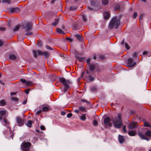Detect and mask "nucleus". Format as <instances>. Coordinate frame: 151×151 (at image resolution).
Segmentation results:
<instances>
[{
    "label": "nucleus",
    "instance_id": "nucleus-50",
    "mask_svg": "<svg viewBox=\"0 0 151 151\" xmlns=\"http://www.w3.org/2000/svg\"><path fill=\"white\" fill-rule=\"evenodd\" d=\"M91 90L93 91H95L96 90V88L94 86H93L91 88Z\"/></svg>",
    "mask_w": 151,
    "mask_h": 151
},
{
    "label": "nucleus",
    "instance_id": "nucleus-59",
    "mask_svg": "<svg viewBox=\"0 0 151 151\" xmlns=\"http://www.w3.org/2000/svg\"><path fill=\"white\" fill-rule=\"evenodd\" d=\"M5 30V29L4 27H0V30L4 31Z\"/></svg>",
    "mask_w": 151,
    "mask_h": 151
},
{
    "label": "nucleus",
    "instance_id": "nucleus-53",
    "mask_svg": "<svg viewBox=\"0 0 151 151\" xmlns=\"http://www.w3.org/2000/svg\"><path fill=\"white\" fill-rule=\"evenodd\" d=\"M138 56V54L136 52H134L133 55V56L134 58H137Z\"/></svg>",
    "mask_w": 151,
    "mask_h": 151
},
{
    "label": "nucleus",
    "instance_id": "nucleus-45",
    "mask_svg": "<svg viewBox=\"0 0 151 151\" xmlns=\"http://www.w3.org/2000/svg\"><path fill=\"white\" fill-rule=\"evenodd\" d=\"M76 8L74 6H71L70 8V11H73L75 9H76Z\"/></svg>",
    "mask_w": 151,
    "mask_h": 151
},
{
    "label": "nucleus",
    "instance_id": "nucleus-5",
    "mask_svg": "<svg viewBox=\"0 0 151 151\" xmlns=\"http://www.w3.org/2000/svg\"><path fill=\"white\" fill-rule=\"evenodd\" d=\"M138 134L140 138L143 139H145L148 141L149 140V139H148L147 137H151V131L150 130H147L145 132V136L144 134H143L140 132H139L138 133Z\"/></svg>",
    "mask_w": 151,
    "mask_h": 151
},
{
    "label": "nucleus",
    "instance_id": "nucleus-48",
    "mask_svg": "<svg viewBox=\"0 0 151 151\" xmlns=\"http://www.w3.org/2000/svg\"><path fill=\"white\" fill-rule=\"evenodd\" d=\"M137 13L136 12H135L133 15V18L134 19H135L136 17L137 16Z\"/></svg>",
    "mask_w": 151,
    "mask_h": 151
},
{
    "label": "nucleus",
    "instance_id": "nucleus-18",
    "mask_svg": "<svg viewBox=\"0 0 151 151\" xmlns=\"http://www.w3.org/2000/svg\"><path fill=\"white\" fill-rule=\"evenodd\" d=\"M86 78L87 79H89L91 81H93L94 80V78L91 75H89L88 76H86Z\"/></svg>",
    "mask_w": 151,
    "mask_h": 151
},
{
    "label": "nucleus",
    "instance_id": "nucleus-10",
    "mask_svg": "<svg viewBox=\"0 0 151 151\" xmlns=\"http://www.w3.org/2000/svg\"><path fill=\"white\" fill-rule=\"evenodd\" d=\"M118 139L119 142L121 144H122L125 141V139L123 136L120 135H119Z\"/></svg>",
    "mask_w": 151,
    "mask_h": 151
},
{
    "label": "nucleus",
    "instance_id": "nucleus-21",
    "mask_svg": "<svg viewBox=\"0 0 151 151\" xmlns=\"http://www.w3.org/2000/svg\"><path fill=\"white\" fill-rule=\"evenodd\" d=\"M59 22V19H57L55 20V21L52 24V25L54 26H56Z\"/></svg>",
    "mask_w": 151,
    "mask_h": 151
},
{
    "label": "nucleus",
    "instance_id": "nucleus-7",
    "mask_svg": "<svg viewBox=\"0 0 151 151\" xmlns=\"http://www.w3.org/2000/svg\"><path fill=\"white\" fill-rule=\"evenodd\" d=\"M31 143L29 142H23L21 145L22 151H29Z\"/></svg>",
    "mask_w": 151,
    "mask_h": 151
},
{
    "label": "nucleus",
    "instance_id": "nucleus-11",
    "mask_svg": "<svg viewBox=\"0 0 151 151\" xmlns=\"http://www.w3.org/2000/svg\"><path fill=\"white\" fill-rule=\"evenodd\" d=\"M89 70L91 72H93L96 67V65L95 64H90L89 65Z\"/></svg>",
    "mask_w": 151,
    "mask_h": 151
},
{
    "label": "nucleus",
    "instance_id": "nucleus-14",
    "mask_svg": "<svg viewBox=\"0 0 151 151\" xmlns=\"http://www.w3.org/2000/svg\"><path fill=\"white\" fill-rule=\"evenodd\" d=\"M137 125L136 123H132L129 125V127L131 129L134 128Z\"/></svg>",
    "mask_w": 151,
    "mask_h": 151
},
{
    "label": "nucleus",
    "instance_id": "nucleus-51",
    "mask_svg": "<svg viewBox=\"0 0 151 151\" xmlns=\"http://www.w3.org/2000/svg\"><path fill=\"white\" fill-rule=\"evenodd\" d=\"M123 130L124 132H127V130L126 129V126L125 125H124L123 127Z\"/></svg>",
    "mask_w": 151,
    "mask_h": 151
},
{
    "label": "nucleus",
    "instance_id": "nucleus-16",
    "mask_svg": "<svg viewBox=\"0 0 151 151\" xmlns=\"http://www.w3.org/2000/svg\"><path fill=\"white\" fill-rule=\"evenodd\" d=\"M19 11V9L18 8H13L11 9V12H12L18 13Z\"/></svg>",
    "mask_w": 151,
    "mask_h": 151
},
{
    "label": "nucleus",
    "instance_id": "nucleus-2",
    "mask_svg": "<svg viewBox=\"0 0 151 151\" xmlns=\"http://www.w3.org/2000/svg\"><path fill=\"white\" fill-rule=\"evenodd\" d=\"M120 23V19L115 17L113 18L110 21L108 26V28L109 29H111L114 27L115 29H117L118 28Z\"/></svg>",
    "mask_w": 151,
    "mask_h": 151
},
{
    "label": "nucleus",
    "instance_id": "nucleus-33",
    "mask_svg": "<svg viewBox=\"0 0 151 151\" xmlns=\"http://www.w3.org/2000/svg\"><path fill=\"white\" fill-rule=\"evenodd\" d=\"M2 1L3 3H6L8 4H9L11 3L10 0H2Z\"/></svg>",
    "mask_w": 151,
    "mask_h": 151
},
{
    "label": "nucleus",
    "instance_id": "nucleus-26",
    "mask_svg": "<svg viewBox=\"0 0 151 151\" xmlns=\"http://www.w3.org/2000/svg\"><path fill=\"white\" fill-rule=\"evenodd\" d=\"M98 2L93 1H91V5L92 6L96 5L98 4Z\"/></svg>",
    "mask_w": 151,
    "mask_h": 151
},
{
    "label": "nucleus",
    "instance_id": "nucleus-24",
    "mask_svg": "<svg viewBox=\"0 0 151 151\" xmlns=\"http://www.w3.org/2000/svg\"><path fill=\"white\" fill-rule=\"evenodd\" d=\"M20 28V26L19 25H17L15 26L14 28L13 29L14 32H16L18 31Z\"/></svg>",
    "mask_w": 151,
    "mask_h": 151
},
{
    "label": "nucleus",
    "instance_id": "nucleus-31",
    "mask_svg": "<svg viewBox=\"0 0 151 151\" xmlns=\"http://www.w3.org/2000/svg\"><path fill=\"white\" fill-rule=\"evenodd\" d=\"M108 3V0H102V3L104 5H106Z\"/></svg>",
    "mask_w": 151,
    "mask_h": 151
},
{
    "label": "nucleus",
    "instance_id": "nucleus-62",
    "mask_svg": "<svg viewBox=\"0 0 151 151\" xmlns=\"http://www.w3.org/2000/svg\"><path fill=\"white\" fill-rule=\"evenodd\" d=\"M142 15L141 14L140 15V17H139V21H140V20H142Z\"/></svg>",
    "mask_w": 151,
    "mask_h": 151
},
{
    "label": "nucleus",
    "instance_id": "nucleus-61",
    "mask_svg": "<svg viewBox=\"0 0 151 151\" xmlns=\"http://www.w3.org/2000/svg\"><path fill=\"white\" fill-rule=\"evenodd\" d=\"M25 93L26 94H28L29 93V91L28 89H26L25 91Z\"/></svg>",
    "mask_w": 151,
    "mask_h": 151
},
{
    "label": "nucleus",
    "instance_id": "nucleus-25",
    "mask_svg": "<svg viewBox=\"0 0 151 151\" xmlns=\"http://www.w3.org/2000/svg\"><path fill=\"white\" fill-rule=\"evenodd\" d=\"M129 135L131 136H134L135 135V133L133 131H129L128 133Z\"/></svg>",
    "mask_w": 151,
    "mask_h": 151
},
{
    "label": "nucleus",
    "instance_id": "nucleus-8",
    "mask_svg": "<svg viewBox=\"0 0 151 151\" xmlns=\"http://www.w3.org/2000/svg\"><path fill=\"white\" fill-rule=\"evenodd\" d=\"M16 122L17 123L16 125L21 127L24 124L23 120L20 117L17 116L16 118Z\"/></svg>",
    "mask_w": 151,
    "mask_h": 151
},
{
    "label": "nucleus",
    "instance_id": "nucleus-40",
    "mask_svg": "<svg viewBox=\"0 0 151 151\" xmlns=\"http://www.w3.org/2000/svg\"><path fill=\"white\" fill-rule=\"evenodd\" d=\"M26 85L27 86H31L32 85V83L30 81H26Z\"/></svg>",
    "mask_w": 151,
    "mask_h": 151
},
{
    "label": "nucleus",
    "instance_id": "nucleus-43",
    "mask_svg": "<svg viewBox=\"0 0 151 151\" xmlns=\"http://www.w3.org/2000/svg\"><path fill=\"white\" fill-rule=\"evenodd\" d=\"M136 64V62H134L132 64L128 65L127 66L129 67H133Z\"/></svg>",
    "mask_w": 151,
    "mask_h": 151
},
{
    "label": "nucleus",
    "instance_id": "nucleus-27",
    "mask_svg": "<svg viewBox=\"0 0 151 151\" xmlns=\"http://www.w3.org/2000/svg\"><path fill=\"white\" fill-rule=\"evenodd\" d=\"M49 107L47 106H44L42 109V111H47L49 110Z\"/></svg>",
    "mask_w": 151,
    "mask_h": 151
},
{
    "label": "nucleus",
    "instance_id": "nucleus-15",
    "mask_svg": "<svg viewBox=\"0 0 151 151\" xmlns=\"http://www.w3.org/2000/svg\"><path fill=\"white\" fill-rule=\"evenodd\" d=\"M75 36L78 40L81 41L83 40V38L81 35L76 34L75 35Z\"/></svg>",
    "mask_w": 151,
    "mask_h": 151
},
{
    "label": "nucleus",
    "instance_id": "nucleus-37",
    "mask_svg": "<svg viewBox=\"0 0 151 151\" xmlns=\"http://www.w3.org/2000/svg\"><path fill=\"white\" fill-rule=\"evenodd\" d=\"M79 109L82 111H85L86 110V108L83 106H81L79 107Z\"/></svg>",
    "mask_w": 151,
    "mask_h": 151
},
{
    "label": "nucleus",
    "instance_id": "nucleus-38",
    "mask_svg": "<svg viewBox=\"0 0 151 151\" xmlns=\"http://www.w3.org/2000/svg\"><path fill=\"white\" fill-rule=\"evenodd\" d=\"M81 101H82L83 102H86V103L87 104H91L90 102L89 101H87L86 100H85V99H82L81 100Z\"/></svg>",
    "mask_w": 151,
    "mask_h": 151
},
{
    "label": "nucleus",
    "instance_id": "nucleus-64",
    "mask_svg": "<svg viewBox=\"0 0 151 151\" xmlns=\"http://www.w3.org/2000/svg\"><path fill=\"white\" fill-rule=\"evenodd\" d=\"M27 102V100H24L23 102V104L24 105L26 104Z\"/></svg>",
    "mask_w": 151,
    "mask_h": 151
},
{
    "label": "nucleus",
    "instance_id": "nucleus-32",
    "mask_svg": "<svg viewBox=\"0 0 151 151\" xmlns=\"http://www.w3.org/2000/svg\"><path fill=\"white\" fill-rule=\"evenodd\" d=\"M6 113V110H1L0 111V114L1 116H3Z\"/></svg>",
    "mask_w": 151,
    "mask_h": 151
},
{
    "label": "nucleus",
    "instance_id": "nucleus-23",
    "mask_svg": "<svg viewBox=\"0 0 151 151\" xmlns=\"http://www.w3.org/2000/svg\"><path fill=\"white\" fill-rule=\"evenodd\" d=\"M57 32L60 34H64L65 33L63 30L60 28H57L56 29Z\"/></svg>",
    "mask_w": 151,
    "mask_h": 151
},
{
    "label": "nucleus",
    "instance_id": "nucleus-46",
    "mask_svg": "<svg viewBox=\"0 0 151 151\" xmlns=\"http://www.w3.org/2000/svg\"><path fill=\"white\" fill-rule=\"evenodd\" d=\"M91 59L90 58H88L87 59V60L86 61V63H87V64H88L89 65H90L91 64H90Z\"/></svg>",
    "mask_w": 151,
    "mask_h": 151
},
{
    "label": "nucleus",
    "instance_id": "nucleus-22",
    "mask_svg": "<svg viewBox=\"0 0 151 151\" xmlns=\"http://www.w3.org/2000/svg\"><path fill=\"white\" fill-rule=\"evenodd\" d=\"M6 101L4 100L0 101V106H4L6 104Z\"/></svg>",
    "mask_w": 151,
    "mask_h": 151
},
{
    "label": "nucleus",
    "instance_id": "nucleus-39",
    "mask_svg": "<svg viewBox=\"0 0 151 151\" xmlns=\"http://www.w3.org/2000/svg\"><path fill=\"white\" fill-rule=\"evenodd\" d=\"M93 124L95 126H96L98 124V122L96 120H94L93 122Z\"/></svg>",
    "mask_w": 151,
    "mask_h": 151
},
{
    "label": "nucleus",
    "instance_id": "nucleus-12",
    "mask_svg": "<svg viewBox=\"0 0 151 151\" xmlns=\"http://www.w3.org/2000/svg\"><path fill=\"white\" fill-rule=\"evenodd\" d=\"M9 58L12 60H15L18 59L17 55H10L9 56Z\"/></svg>",
    "mask_w": 151,
    "mask_h": 151
},
{
    "label": "nucleus",
    "instance_id": "nucleus-3",
    "mask_svg": "<svg viewBox=\"0 0 151 151\" xmlns=\"http://www.w3.org/2000/svg\"><path fill=\"white\" fill-rule=\"evenodd\" d=\"M32 52L33 56L35 58H36L37 55H43L45 58H48L49 55L50 53L46 51H42L38 50H33Z\"/></svg>",
    "mask_w": 151,
    "mask_h": 151
},
{
    "label": "nucleus",
    "instance_id": "nucleus-58",
    "mask_svg": "<svg viewBox=\"0 0 151 151\" xmlns=\"http://www.w3.org/2000/svg\"><path fill=\"white\" fill-rule=\"evenodd\" d=\"M41 112V110H39L36 113V115H38L39 114H40Z\"/></svg>",
    "mask_w": 151,
    "mask_h": 151
},
{
    "label": "nucleus",
    "instance_id": "nucleus-4",
    "mask_svg": "<svg viewBox=\"0 0 151 151\" xmlns=\"http://www.w3.org/2000/svg\"><path fill=\"white\" fill-rule=\"evenodd\" d=\"M22 28L25 29L26 32L31 30L32 28V24L29 22H25L22 23Z\"/></svg>",
    "mask_w": 151,
    "mask_h": 151
},
{
    "label": "nucleus",
    "instance_id": "nucleus-41",
    "mask_svg": "<svg viewBox=\"0 0 151 151\" xmlns=\"http://www.w3.org/2000/svg\"><path fill=\"white\" fill-rule=\"evenodd\" d=\"M125 46L127 50H128L130 49V47L127 43H125Z\"/></svg>",
    "mask_w": 151,
    "mask_h": 151
},
{
    "label": "nucleus",
    "instance_id": "nucleus-56",
    "mask_svg": "<svg viewBox=\"0 0 151 151\" xmlns=\"http://www.w3.org/2000/svg\"><path fill=\"white\" fill-rule=\"evenodd\" d=\"M46 48L47 49H49L50 50H53V49L50 47L48 45H47L46 46Z\"/></svg>",
    "mask_w": 151,
    "mask_h": 151
},
{
    "label": "nucleus",
    "instance_id": "nucleus-63",
    "mask_svg": "<svg viewBox=\"0 0 151 151\" xmlns=\"http://www.w3.org/2000/svg\"><path fill=\"white\" fill-rule=\"evenodd\" d=\"M74 112L78 114V113L79 112V111L77 109H75L74 110Z\"/></svg>",
    "mask_w": 151,
    "mask_h": 151
},
{
    "label": "nucleus",
    "instance_id": "nucleus-35",
    "mask_svg": "<svg viewBox=\"0 0 151 151\" xmlns=\"http://www.w3.org/2000/svg\"><path fill=\"white\" fill-rule=\"evenodd\" d=\"M133 61V59L132 58H129L127 60L128 63L131 64L132 63Z\"/></svg>",
    "mask_w": 151,
    "mask_h": 151
},
{
    "label": "nucleus",
    "instance_id": "nucleus-29",
    "mask_svg": "<svg viewBox=\"0 0 151 151\" xmlns=\"http://www.w3.org/2000/svg\"><path fill=\"white\" fill-rule=\"evenodd\" d=\"M82 18L83 21L86 22L87 21V19L86 17V16L85 14H82Z\"/></svg>",
    "mask_w": 151,
    "mask_h": 151
},
{
    "label": "nucleus",
    "instance_id": "nucleus-9",
    "mask_svg": "<svg viewBox=\"0 0 151 151\" xmlns=\"http://www.w3.org/2000/svg\"><path fill=\"white\" fill-rule=\"evenodd\" d=\"M111 119L109 117H107L105 118L104 120V123L105 124H107L109 127H111L112 125L111 123H110Z\"/></svg>",
    "mask_w": 151,
    "mask_h": 151
},
{
    "label": "nucleus",
    "instance_id": "nucleus-19",
    "mask_svg": "<svg viewBox=\"0 0 151 151\" xmlns=\"http://www.w3.org/2000/svg\"><path fill=\"white\" fill-rule=\"evenodd\" d=\"M76 58L79 62H83L85 59V58L83 57H80L78 56H76Z\"/></svg>",
    "mask_w": 151,
    "mask_h": 151
},
{
    "label": "nucleus",
    "instance_id": "nucleus-42",
    "mask_svg": "<svg viewBox=\"0 0 151 151\" xmlns=\"http://www.w3.org/2000/svg\"><path fill=\"white\" fill-rule=\"evenodd\" d=\"M33 35L32 32H29L26 33L25 35L26 36L31 35Z\"/></svg>",
    "mask_w": 151,
    "mask_h": 151
},
{
    "label": "nucleus",
    "instance_id": "nucleus-36",
    "mask_svg": "<svg viewBox=\"0 0 151 151\" xmlns=\"http://www.w3.org/2000/svg\"><path fill=\"white\" fill-rule=\"evenodd\" d=\"M120 9V6L118 4H116L114 8V9L115 11H116L118 9Z\"/></svg>",
    "mask_w": 151,
    "mask_h": 151
},
{
    "label": "nucleus",
    "instance_id": "nucleus-6",
    "mask_svg": "<svg viewBox=\"0 0 151 151\" xmlns=\"http://www.w3.org/2000/svg\"><path fill=\"white\" fill-rule=\"evenodd\" d=\"M60 80L62 84L65 86V91H67V90L69 88V86L68 84L71 83V82L69 80H66L65 78L62 77L60 78Z\"/></svg>",
    "mask_w": 151,
    "mask_h": 151
},
{
    "label": "nucleus",
    "instance_id": "nucleus-20",
    "mask_svg": "<svg viewBox=\"0 0 151 151\" xmlns=\"http://www.w3.org/2000/svg\"><path fill=\"white\" fill-rule=\"evenodd\" d=\"M32 121L30 120L28 121L27 123L25 124L26 125L29 127H31L32 126Z\"/></svg>",
    "mask_w": 151,
    "mask_h": 151
},
{
    "label": "nucleus",
    "instance_id": "nucleus-54",
    "mask_svg": "<svg viewBox=\"0 0 151 151\" xmlns=\"http://www.w3.org/2000/svg\"><path fill=\"white\" fill-rule=\"evenodd\" d=\"M20 81L24 84L26 83V80L24 79H21Z\"/></svg>",
    "mask_w": 151,
    "mask_h": 151
},
{
    "label": "nucleus",
    "instance_id": "nucleus-57",
    "mask_svg": "<svg viewBox=\"0 0 151 151\" xmlns=\"http://www.w3.org/2000/svg\"><path fill=\"white\" fill-rule=\"evenodd\" d=\"M40 129L42 130H45V128L44 126H40Z\"/></svg>",
    "mask_w": 151,
    "mask_h": 151
},
{
    "label": "nucleus",
    "instance_id": "nucleus-30",
    "mask_svg": "<svg viewBox=\"0 0 151 151\" xmlns=\"http://www.w3.org/2000/svg\"><path fill=\"white\" fill-rule=\"evenodd\" d=\"M99 58L101 60H103L105 59V57L103 55H100L99 56Z\"/></svg>",
    "mask_w": 151,
    "mask_h": 151
},
{
    "label": "nucleus",
    "instance_id": "nucleus-17",
    "mask_svg": "<svg viewBox=\"0 0 151 151\" xmlns=\"http://www.w3.org/2000/svg\"><path fill=\"white\" fill-rule=\"evenodd\" d=\"M86 114H83L81 116H79L80 119L83 121H84L86 119Z\"/></svg>",
    "mask_w": 151,
    "mask_h": 151
},
{
    "label": "nucleus",
    "instance_id": "nucleus-1",
    "mask_svg": "<svg viewBox=\"0 0 151 151\" xmlns=\"http://www.w3.org/2000/svg\"><path fill=\"white\" fill-rule=\"evenodd\" d=\"M121 117V114H119L117 117L112 119V122L115 128L119 129L122 126V121Z\"/></svg>",
    "mask_w": 151,
    "mask_h": 151
},
{
    "label": "nucleus",
    "instance_id": "nucleus-52",
    "mask_svg": "<svg viewBox=\"0 0 151 151\" xmlns=\"http://www.w3.org/2000/svg\"><path fill=\"white\" fill-rule=\"evenodd\" d=\"M72 116V114L71 113H69L67 114V117L68 118H69L70 117H71V116Z\"/></svg>",
    "mask_w": 151,
    "mask_h": 151
},
{
    "label": "nucleus",
    "instance_id": "nucleus-13",
    "mask_svg": "<svg viewBox=\"0 0 151 151\" xmlns=\"http://www.w3.org/2000/svg\"><path fill=\"white\" fill-rule=\"evenodd\" d=\"M104 16L105 19H108L109 18L110 14L107 12H105L104 13Z\"/></svg>",
    "mask_w": 151,
    "mask_h": 151
},
{
    "label": "nucleus",
    "instance_id": "nucleus-55",
    "mask_svg": "<svg viewBox=\"0 0 151 151\" xmlns=\"http://www.w3.org/2000/svg\"><path fill=\"white\" fill-rule=\"evenodd\" d=\"M4 45V43L3 41L0 40V47Z\"/></svg>",
    "mask_w": 151,
    "mask_h": 151
},
{
    "label": "nucleus",
    "instance_id": "nucleus-49",
    "mask_svg": "<svg viewBox=\"0 0 151 151\" xmlns=\"http://www.w3.org/2000/svg\"><path fill=\"white\" fill-rule=\"evenodd\" d=\"M12 101H18V99L15 97H12Z\"/></svg>",
    "mask_w": 151,
    "mask_h": 151
},
{
    "label": "nucleus",
    "instance_id": "nucleus-60",
    "mask_svg": "<svg viewBox=\"0 0 151 151\" xmlns=\"http://www.w3.org/2000/svg\"><path fill=\"white\" fill-rule=\"evenodd\" d=\"M66 114V113L64 111H62L61 112V115L63 116H64Z\"/></svg>",
    "mask_w": 151,
    "mask_h": 151
},
{
    "label": "nucleus",
    "instance_id": "nucleus-28",
    "mask_svg": "<svg viewBox=\"0 0 151 151\" xmlns=\"http://www.w3.org/2000/svg\"><path fill=\"white\" fill-rule=\"evenodd\" d=\"M144 125L145 127H149L151 128V126H150L149 123L147 122H145L144 123Z\"/></svg>",
    "mask_w": 151,
    "mask_h": 151
},
{
    "label": "nucleus",
    "instance_id": "nucleus-44",
    "mask_svg": "<svg viewBox=\"0 0 151 151\" xmlns=\"http://www.w3.org/2000/svg\"><path fill=\"white\" fill-rule=\"evenodd\" d=\"M3 122L4 123V125L6 126L8 124V121L6 119H4Z\"/></svg>",
    "mask_w": 151,
    "mask_h": 151
},
{
    "label": "nucleus",
    "instance_id": "nucleus-47",
    "mask_svg": "<svg viewBox=\"0 0 151 151\" xmlns=\"http://www.w3.org/2000/svg\"><path fill=\"white\" fill-rule=\"evenodd\" d=\"M66 40L69 41L70 42H72L73 40L72 38L68 37H67L66 38Z\"/></svg>",
    "mask_w": 151,
    "mask_h": 151
},
{
    "label": "nucleus",
    "instance_id": "nucleus-34",
    "mask_svg": "<svg viewBox=\"0 0 151 151\" xmlns=\"http://www.w3.org/2000/svg\"><path fill=\"white\" fill-rule=\"evenodd\" d=\"M137 75L138 77H140L142 75V73L141 71H139L137 72Z\"/></svg>",
    "mask_w": 151,
    "mask_h": 151
}]
</instances>
